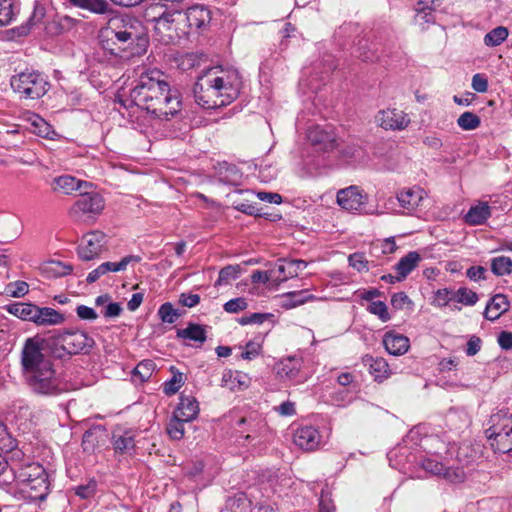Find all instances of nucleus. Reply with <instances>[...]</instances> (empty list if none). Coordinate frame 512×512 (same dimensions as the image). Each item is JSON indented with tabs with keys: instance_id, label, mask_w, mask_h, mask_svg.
Returning <instances> with one entry per match:
<instances>
[{
	"instance_id": "obj_1",
	"label": "nucleus",
	"mask_w": 512,
	"mask_h": 512,
	"mask_svg": "<svg viewBox=\"0 0 512 512\" xmlns=\"http://www.w3.org/2000/svg\"><path fill=\"white\" fill-rule=\"evenodd\" d=\"M130 97L136 106L161 121L170 120L182 108L179 91L170 87L166 75L158 69L142 72Z\"/></svg>"
},
{
	"instance_id": "obj_2",
	"label": "nucleus",
	"mask_w": 512,
	"mask_h": 512,
	"mask_svg": "<svg viewBox=\"0 0 512 512\" xmlns=\"http://www.w3.org/2000/svg\"><path fill=\"white\" fill-rule=\"evenodd\" d=\"M44 340L33 337L26 340L21 363L30 388L41 395H58L68 390L67 383L63 381L53 368L49 357L43 352Z\"/></svg>"
},
{
	"instance_id": "obj_3",
	"label": "nucleus",
	"mask_w": 512,
	"mask_h": 512,
	"mask_svg": "<svg viewBox=\"0 0 512 512\" xmlns=\"http://www.w3.org/2000/svg\"><path fill=\"white\" fill-rule=\"evenodd\" d=\"M241 86L237 70L212 67L198 77L193 88L195 101L205 109L226 106L239 96Z\"/></svg>"
},
{
	"instance_id": "obj_4",
	"label": "nucleus",
	"mask_w": 512,
	"mask_h": 512,
	"mask_svg": "<svg viewBox=\"0 0 512 512\" xmlns=\"http://www.w3.org/2000/svg\"><path fill=\"white\" fill-rule=\"evenodd\" d=\"M101 44L112 54L118 50L131 48L134 43L139 46L147 44L145 28L141 21L128 15L109 18L107 25L100 30Z\"/></svg>"
},
{
	"instance_id": "obj_5",
	"label": "nucleus",
	"mask_w": 512,
	"mask_h": 512,
	"mask_svg": "<svg viewBox=\"0 0 512 512\" xmlns=\"http://www.w3.org/2000/svg\"><path fill=\"white\" fill-rule=\"evenodd\" d=\"M10 473L26 498L37 501L46 499L50 481L45 468L36 462L10 465Z\"/></svg>"
},
{
	"instance_id": "obj_6",
	"label": "nucleus",
	"mask_w": 512,
	"mask_h": 512,
	"mask_svg": "<svg viewBox=\"0 0 512 512\" xmlns=\"http://www.w3.org/2000/svg\"><path fill=\"white\" fill-rule=\"evenodd\" d=\"M486 436L494 452L512 453V415L498 412L491 415Z\"/></svg>"
},
{
	"instance_id": "obj_7",
	"label": "nucleus",
	"mask_w": 512,
	"mask_h": 512,
	"mask_svg": "<svg viewBox=\"0 0 512 512\" xmlns=\"http://www.w3.org/2000/svg\"><path fill=\"white\" fill-rule=\"evenodd\" d=\"M11 87L21 97L38 99L49 89L47 78L38 71H23L11 78Z\"/></svg>"
},
{
	"instance_id": "obj_8",
	"label": "nucleus",
	"mask_w": 512,
	"mask_h": 512,
	"mask_svg": "<svg viewBox=\"0 0 512 512\" xmlns=\"http://www.w3.org/2000/svg\"><path fill=\"white\" fill-rule=\"evenodd\" d=\"M105 208V200L95 191H84L69 209V216L74 222L94 221Z\"/></svg>"
},
{
	"instance_id": "obj_9",
	"label": "nucleus",
	"mask_w": 512,
	"mask_h": 512,
	"mask_svg": "<svg viewBox=\"0 0 512 512\" xmlns=\"http://www.w3.org/2000/svg\"><path fill=\"white\" fill-rule=\"evenodd\" d=\"M151 21L154 22V32L160 42L169 44L180 37L182 30L179 23L183 21V16L179 11H164L158 16L154 15Z\"/></svg>"
},
{
	"instance_id": "obj_10",
	"label": "nucleus",
	"mask_w": 512,
	"mask_h": 512,
	"mask_svg": "<svg viewBox=\"0 0 512 512\" xmlns=\"http://www.w3.org/2000/svg\"><path fill=\"white\" fill-rule=\"evenodd\" d=\"M55 346L68 355H75L90 349L94 345L92 337L80 330L65 331L53 338Z\"/></svg>"
},
{
	"instance_id": "obj_11",
	"label": "nucleus",
	"mask_w": 512,
	"mask_h": 512,
	"mask_svg": "<svg viewBox=\"0 0 512 512\" xmlns=\"http://www.w3.org/2000/svg\"><path fill=\"white\" fill-rule=\"evenodd\" d=\"M106 242V235L101 231L95 230L85 234L78 247L79 257L85 261L99 257Z\"/></svg>"
},
{
	"instance_id": "obj_12",
	"label": "nucleus",
	"mask_w": 512,
	"mask_h": 512,
	"mask_svg": "<svg viewBox=\"0 0 512 512\" xmlns=\"http://www.w3.org/2000/svg\"><path fill=\"white\" fill-rule=\"evenodd\" d=\"M368 196L359 186L351 185L337 192L338 205L349 212H358L367 203Z\"/></svg>"
},
{
	"instance_id": "obj_13",
	"label": "nucleus",
	"mask_w": 512,
	"mask_h": 512,
	"mask_svg": "<svg viewBox=\"0 0 512 512\" xmlns=\"http://www.w3.org/2000/svg\"><path fill=\"white\" fill-rule=\"evenodd\" d=\"M422 468L436 476H442L451 483H460L465 479V472L460 467H445L443 463L435 458H425L421 462Z\"/></svg>"
},
{
	"instance_id": "obj_14",
	"label": "nucleus",
	"mask_w": 512,
	"mask_h": 512,
	"mask_svg": "<svg viewBox=\"0 0 512 512\" xmlns=\"http://www.w3.org/2000/svg\"><path fill=\"white\" fill-rule=\"evenodd\" d=\"M375 120L383 129L393 131H402L406 129L411 122L408 114L396 108H388L379 111Z\"/></svg>"
},
{
	"instance_id": "obj_15",
	"label": "nucleus",
	"mask_w": 512,
	"mask_h": 512,
	"mask_svg": "<svg viewBox=\"0 0 512 512\" xmlns=\"http://www.w3.org/2000/svg\"><path fill=\"white\" fill-rule=\"evenodd\" d=\"M307 138L319 150L330 151L337 146L333 128L328 125L324 127L320 125L311 126L308 129Z\"/></svg>"
},
{
	"instance_id": "obj_16",
	"label": "nucleus",
	"mask_w": 512,
	"mask_h": 512,
	"mask_svg": "<svg viewBox=\"0 0 512 512\" xmlns=\"http://www.w3.org/2000/svg\"><path fill=\"white\" fill-rule=\"evenodd\" d=\"M321 435L317 428L309 425L301 426L294 431L293 442L304 451H314L321 444Z\"/></svg>"
},
{
	"instance_id": "obj_17",
	"label": "nucleus",
	"mask_w": 512,
	"mask_h": 512,
	"mask_svg": "<svg viewBox=\"0 0 512 512\" xmlns=\"http://www.w3.org/2000/svg\"><path fill=\"white\" fill-rule=\"evenodd\" d=\"M141 261L140 256L127 255L123 257L119 262H104L100 264L96 269L92 270L86 280L88 283L97 281L102 275L108 272H120L127 269L131 263H139Z\"/></svg>"
},
{
	"instance_id": "obj_18",
	"label": "nucleus",
	"mask_w": 512,
	"mask_h": 512,
	"mask_svg": "<svg viewBox=\"0 0 512 512\" xmlns=\"http://www.w3.org/2000/svg\"><path fill=\"white\" fill-rule=\"evenodd\" d=\"M302 363V359L295 356L281 359L275 365L276 374L282 381L301 382L300 370Z\"/></svg>"
},
{
	"instance_id": "obj_19",
	"label": "nucleus",
	"mask_w": 512,
	"mask_h": 512,
	"mask_svg": "<svg viewBox=\"0 0 512 512\" xmlns=\"http://www.w3.org/2000/svg\"><path fill=\"white\" fill-rule=\"evenodd\" d=\"M396 198L399 205L406 211V213L412 214L417 210L425 198V191L418 186L403 188L397 192Z\"/></svg>"
},
{
	"instance_id": "obj_20",
	"label": "nucleus",
	"mask_w": 512,
	"mask_h": 512,
	"mask_svg": "<svg viewBox=\"0 0 512 512\" xmlns=\"http://www.w3.org/2000/svg\"><path fill=\"white\" fill-rule=\"evenodd\" d=\"M136 432L132 429L116 427L112 432V444L116 452L131 454L135 449Z\"/></svg>"
},
{
	"instance_id": "obj_21",
	"label": "nucleus",
	"mask_w": 512,
	"mask_h": 512,
	"mask_svg": "<svg viewBox=\"0 0 512 512\" xmlns=\"http://www.w3.org/2000/svg\"><path fill=\"white\" fill-rule=\"evenodd\" d=\"M91 186V183L79 180L71 175L58 176L54 178L51 183V188L54 192L64 195H70L77 190H82Z\"/></svg>"
},
{
	"instance_id": "obj_22",
	"label": "nucleus",
	"mask_w": 512,
	"mask_h": 512,
	"mask_svg": "<svg viewBox=\"0 0 512 512\" xmlns=\"http://www.w3.org/2000/svg\"><path fill=\"white\" fill-rule=\"evenodd\" d=\"M307 267L304 260H279L274 270H276L275 281H285L289 278L298 276Z\"/></svg>"
},
{
	"instance_id": "obj_23",
	"label": "nucleus",
	"mask_w": 512,
	"mask_h": 512,
	"mask_svg": "<svg viewBox=\"0 0 512 512\" xmlns=\"http://www.w3.org/2000/svg\"><path fill=\"white\" fill-rule=\"evenodd\" d=\"M383 345L386 351L394 356L405 354L409 347V338L394 331L386 332L383 337Z\"/></svg>"
},
{
	"instance_id": "obj_24",
	"label": "nucleus",
	"mask_w": 512,
	"mask_h": 512,
	"mask_svg": "<svg viewBox=\"0 0 512 512\" xmlns=\"http://www.w3.org/2000/svg\"><path fill=\"white\" fill-rule=\"evenodd\" d=\"M251 378L243 372L226 370L222 374L221 386L231 391H241L249 387Z\"/></svg>"
},
{
	"instance_id": "obj_25",
	"label": "nucleus",
	"mask_w": 512,
	"mask_h": 512,
	"mask_svg": "<svg viewBox=\"0 0 512 512\" xmlns=\"http://www.w3.org/2000/svg\"><path fill=\"white\" fill-rule=\"evenodd\" d=\"M199 414V404L193 396H180L179 404L174 412L175 417L181 420L191 422Z\"/></svg>"
},
{
	"instance_id": "obj_26",
	"label": "nucleus",
	"mask_w": 512,
	"mask_h": 512,
	"mask_svg": "<svg viewBox=\"0 0 512 512\" xmlns=\"http://www.w3.org/2000/svg\"><path fill=\"white\" fill-rule=\"evenodd\" d=\"M184 19L190 28L199 30L209 24L211 20L210 11L202 5H194L188 8Z\"/></svg>"
},
{
	"instance_id": "obj_27",
	"label": "nucleus",
	"mask_w": 512,
	"mask_h": 512,
	"mask_svg": "<svg viewBox=\"0 0 512 512\" xmlns=\"http://www.w3.org/2000/svg\"><path fill=\"white\" fill-rule=\"evenodd\" d=\"M64 320V316L57 310L36 305L35 316L32 322L38 326H50L62 324Z\"/></svg>"
},
{
	"instance_id": "obj_28",
	"label": "nucleus",
	"mask_w": 512,
	"mask_h": 512,
	"mask_svg": "<svg viewBox=\"0 0 512 512\" xmlns=\"http://www.w3.org/2000/svg\"><path fill=\"white\" fill-rule=\"evenodd\" d=\"M421 261L422 256L417 251H410L400 258L394 267L395 272L398 274V281L405 280Z\"/></svg>"
},
{
	"instance_id": "obj_29",
	"label": "nucleus",
	"mask_w": 512,
	"mask_h": 512,
	"mask_svg": "<svg viewBox=\"0 0 512 512\" xmlns=\"http://www.w3.org/2000/svg\"><path fill=\"white\" fill-rule=\"evenodd\" d=\"M510 303L504 294H496L486 306L484 317L490 321L497 320L502 314L508 311Z\"/></svg>"
},
{
	"instance_id": "obj_30",
	"label": "nucleus",
	"mask_w": 512,
	"mask_h": 512,
	"mask_svg": "<svg viewBox=\"0 0 512 512\" xmlns=\"http://www.w3.org/2000/svg\"><path fill=\"white\" fill-rule=\"evenodd\" d=\"M71 5L96 15H110L112 7L107 0H66Z\"/></svg>"
},
{
	"instance_id": "obj_31",
	"label": "nucleus",
	"mask_w": 512,
	"mask_h": 512,
	"mask_svg": "<svg viewBox=\"0 0 512 512\" xmlns=\"http://www.w3.org/2000/svg\"><path fill=\"white\" fill-rule=\"evenodd\" d=\"M491 216V208L487 202H478L471 206L465 215V222L469 225H482Z\"/></svg>"
},
{
	"instance_id": "obj_32",
	"label": "nucleus",
	"mask_w": 512,
	"mask_h": 512,
	"mask_svg": "<svg viewBox=\"0 0 512 512\" xmlns=\"http://www.w3.org/2000/svg\"><path fill=\"white\" fill-rule=\"evenodd\" d=\"M313 299L314 296L308 290L292 291L283 295L281 305L286 309H291Z\"/></svg>"
},
{
	"instance_id": "obj_33",
	"label": "nucleus",
	"mask_w": 512,
	"mask_h": 512,
	"mask_svg": "<svg viewBox=\"0 0 512 512\" xmlns=\"http://www.w3.org/2000/svg\"><path fill=\"white\" fill-rule=\"evenodd\" d=\"M36 305L32 303L17 302L6 306V310L24 321H33Z\"/></svg>"
},
{
	"instance_id": "obj_34",
	"label": "nucleus",
	"mask_w": 512,
	"mask_h": 512,
	"mask_svg": "<svg viewBox=\"0 0 512 512\" xmlns=\"http://www.w3.org/2000/svg\"><path fill=\"white\" fill-rule=\"evenodd\" d=\"M177 337L202 344L205 342L207 336L203 326L199 324H189L186 328L177 330Z\"/></svg>"
},
{
	"instance_id": "obj_35",
	"label": "nucleus",
	"mask_w": 512,
	"mask_h": 512,
	"mask_svg": "<svg viewBox=\"0 0 512 512\" xmlns=\"http://www.w3.org/2000/svg\"><path fill=\"white\" fill-rule=\"evenodd\" d=\"M434 0H420L416 6V18L420 24L434 23L435 18L432 14Z\"/></svg>"
},
{
	"instance_id": "obj_36",
	"label": "nucleus",
	"mask_w": 512,
	"mask_h": 512,
	"mask_svg": "<svg viewBox=\"0 0 512 512\" xmlns=\"http://www.w3.org/2000/svg\"><path fill=\"white\" fill-rule=\"evenodd\" d=\"M17 12V0H0V27L11 23Z\"/></svg>"
},
{
	"instance_id": "obj_37",
	"label": "nucleus",
	"mask_w": 512,
	"mask_h": 512,
	"mask_svg": "<svg viewBox=\"0 0 512 512\" xmlns=\"http://www.w3.org/2000/svg\"><path fill=\"white\" fill-rule=\"evenodd\" d=\"M509 36V31L504 26H498L492 29L484 36V44L488 47L501 45Z\"/></svg>"
},
{
	"instance_id": "obj_38",
	"label": "nucleus",
	"mask_w": 512,
	"mask_h": 512,
	"mask_svg": "<svg viewBox=\"0 0 512 512\" xmlns=\"http://www.w3.org/2000/svg\"><path fill=\"white\" fill-rule=\"evenodd\" d=\"M480 456L481 447L479 445L472 446L463 444L459 447L457 452V459L464 464L472 463L479 459Z\"/></svg>"
},
{
	"instance_id": "obj_39",
	"label": "nucleus",
	"mask_w": 512,
	"mask_h": 512,
	"mask_svg": "<svg viewBox=\"0 0 512 512\" xmlns=\"http://www.w3.org/2000/svg\"><path fill=\"white\" fill-rule=\"evenodd\" d=\"M491 271L496 276H507L512 273V259L507 256H498L491 259Z\"/></svg>"
},
{
	"instance_id": "obj_40",
	"label": "nucleus",
	"mask_w": 512,
	"mask_h": 512,
	"mask_svg": "<svg viewBox=\"0 0 512 512\" xmlns=\"http://www.w3.org/2000/svg\"><path fill=\"white\" fill-rule=\"evenodd\" d=\"M458 126L465 131L477 129L481 124V119L473 112L466 111L457 119Z\"/></svg>"
},
{
	"instance_id": "obj_41",
	"label": "nucleus",
	"mask_w": 512,
	"mask_h": 512,
	"mask_svg": "<svg viewBox=\"0 0 512 512\" xmlns=\"http://www.w3.org/2000/svg\"><path fill=\"white\" fill-rule=\"evenodd\" d=\"M158 316L163 323L173 324L181 316L178 309H175L170 302L162 304L158 309Z\"/></svg>"
},
{
	"instance_id": "obj_42",
	"label": "nucleus",
	"mask_w": 512,
	"mask_h": 512,
	"mask_svg": "<svg viewBox=\"0 0 512 512\" xmlns=\"http://www.w3.org/2000/svg\"><path fill=\"white\" fill-rule=\"evenodd\" d=\"M27 121L33 127V132L41 137H48L51 132V126L39 115L29 114Z\"/></svg>"
},
{
	"instance_id": "obj_43",
	"label": "nucleus",
	"mask_w": 512,
	"mask_h": 512,
	"mask_svg": "<svg viewBox=\"0 0 512 512\" xmlns=\"http://www.w3.org/2000/svg\"><path fill=\"white\" fill-rule=\"evenodd\" d=\"M43 270L49 276L62 277L68 275L72 271V267L60 261H50L44 266Z\"/></svg>"
},
{
	"instance_id": "obj_44",
	"label": "nucleus",
	"mask_w": 512,
	"mask_h": 512,
	"mask_svg": "<svg viewBox=\"0 0 512 512\" xmlns=\"http://www.w3.org/2000/svg\"><path fill=\"white\" fill-rule=\"evenodd\" d=\"M454 301H457L458 303H461L463 305L467 306H473L478 301L477 294L468 289V288H459L458 290L454 291Z\"/></svg>"
},
{
	"instance_id": "obj_45",
	"label": "nucleus",
	"mask_w": 512,
	"mask_h": 512,
	"mask_svg": "<svg viewBox=\"0 0 512 512\" xmlns=\"http://www.w3.org/2000/svg\"><path fill=\"white\" fill-rule=\"evenodd\" d=\"M155 370V363L152 360H143L134 368L133 375L138 376L141 381L148 380Z\"/></svg>"
},
{
	"instance_id": "obj_46",
	"label": "nucleus",
	"mask_w": 512,
	"mask_h": 512,
	"mask_svg": "<svg viewBox=\"0 0 512 512\" xmlns=\"http://www.w3.org/2000/svg\"><path fill=\"white\" fill-rule=\"evenodd\" d=\"M184 384V377L183 374L180 372H176L173 374L171 379L167 380L163 384V392L166 395H174L179 391V389Z\"/></svg>"
},
{
	"instance_id": "obj_47",
	"label": "nucleus",
	"mask_w": 512,
	"mask_h": 512,
	"mask_svg": "<svg viewBox=\"0 0 512 512\" xmlns=\"http://www.w3.org/2000/svg\"><path fill=\"white\" fill-rule=\"evenodd\" d=\"M16 447V440L9 434L6 426L0 423V450L2 452H12Z\"/></svg>"
},
{
	"instance_id": "obj_48",
	"label": "nucleus",
	"mask_w": 512,
	"mask_h": 512,
	"mask_svg": "<svg viewBox=\"0 0 512 512\" xmlns=\"http://www.w3.org/2000/svg\"><path fill=\"white\" fill-rule=\"evenodd\" d=\"M186 421L179 419L173 415L167 426V433L174 440H180L184 436V423Z\"/></svg>"
},
{
	"instance_id": "obj_49",
	"label": "nucleus",
	"mask_w": 512,
	"mask_h": 512,
	"mask_svg": "<svg viewBox=\"0 0 512 512\" xmlns=\"http://www.w3.org/2000/svg\"><path fill=\"white\" fill-rule=\"evenodd\" d=\"M239 274V267L238 266H226L222 268L219 272V277L215 283V285L220 286L223 284L230 283L231 280H235L238 277Z\"/></svg>"
},
{
	"instance_id": "obj_50",
	"label": "nucleus",
	"mask_w": 512,
	"mask_h": 512,
	"mask_svg": "<svg viewBox=\"0 0 512 512\" xmlns=\"http://www.w3.org/2000/svg\"><path fill=\"white\" fill-rule=\"evenodd\" d=\"M97 490V482L90 479L86 484L79 485L74 488L75 494L81 499H89L93 497Z\"/></svg>"
},
{
	"instance_id": "obj_51",
	"label": "nucleus",
	"mask_w": 512,
	"mask_h": 512,
	"mask_svg": "<svg viewBox=\"0 0 512 512\" xmlns=\"http://www.w3.org/2000/svg\"><path fill=\"white\" fill-rule=\"evenodd\" d=\"M367 310L376 316L383 322H386L390 319V315L388 313L387 305L383 301H373L371 302Z\"/></svg>"
},
{
	"instance_id": "obj_52",
	"label": "nucleus",
	"mask_w": 512,
	"mask_h": 512,
	"mask_svg": "<svg viewBox=\"0 0 512 512\" xmlns=\"http://www.w3.org/2000/svg\"><path fill=\"white\" fill-rule=\"evenodd\" d=\"M454 291L447 288L439 289L435 292L433 305L438 307L447 306L450 302L454 301Z\"/></svg>"
},
{
	"instance_id": "obj_53",
	"label": "nucleus",
	"mask_w": 512,
	"mask_h": 512,
	"mask_svg": "<svg viewBox=\"0 0 512 512\" xmlns=\"http://www.w3.org/2000/svg\"><path fill=\"white\" fill-rule=\"evenodd\" d=\"M350 266L356 269L358 272H364L369 270L368 260L362 253H353L348 257Z\"/></svg>"
},
{
	"instance_id": "obj_54",
	"label": "nucleus",
	"mask_w": 512,
	"mask_h": 512,
	"mask_svg": "<svg viewBox=\"0 0 512 512\" xmlns=\"http://www.w3.org/2000/svg\"><path fill=\"white\" fill-rule=\"evenodd\" d=\"M271 318H273V314L271 313H253L251 315L241 317L238 322L241 325L262 324L264 321Z\"/></svg>"
},
{
	"instance_id": "obj_55",
	"label": "nucleus",
	"mask_w": 512,
	"mask_h": 512,
	"mask_svg": "<svg viewBox=\"0 0 512 512\" xmlns=\"http://www.w3.org/2000/svg\"><path fill=\"white\" fill-rule=\"evenodd\" d=\"M28 291H29V286L24 281H16V282L10 283L7 286V292L12 297H16V298L23 297L24 295H26L28 293Z\"/></svg>"
},
{
	"instance_id": "obj_56",
	"label": "nucleus",
	"mask_w": 512,
	"mask_h": 512,
	"mask_svg": "<svg viewBox=\"0 0 512 512\" xmlns=\"http://www.w3.org/2000/svg\"><path fill=\"white\" fill-rule=\"evenodd\" d=\"M248 304L245 298L238 297L227 301L224 304V310L228 313H238L247 308Z\"/></svg>"
},
{
	"instance_id": "obj_57",
	"label": "nucleus",
	"mask_w": 512,
	"mask_h": 512,
	"mask_svg": "<svg viewBox=\"0 0 512 512\" xmlns=\"http://www.w3.org/2000/svg\"><path fill=\"white\" fill-rule=\"evenodd\" d=\"M261 352V344L256 341H249L246 343L241 357L246 360H251L257 357Z\"/></svg>"
},
{
	"instance_id": "obj_58",
	"label": "nucleus",
	"mask_w": 512,
	"mask_h": 512,
	"mask_svg": "<svg viewBox=\"0 0 512 512\" xmlns=\"http://www.w3.org/2000/svg\"><path fill=\"white\" fill-rule=\"evenodd\" d=\"M276 270L272 269L270 271H260L256 270L251 275V280L253 283H267L270 280L275 281Z\"/></svg>"
},
{
	"instance_id": "obj_59",
	"label": "nucleus",
	"mask_w": 512,
	"mask_h": 512,
	"mask_svg": "<svg viewBox=\"0 0 512 512\" xmlns=\"http://www.w3.org/2000/svg\"><path fill=\"white\" fill-rule=\"evenodd\" d=\"M374 249H380L384 255L392 254L397 250L394 237H389L374 246Z\"/></svg>"
},
{
	"instance_id": "obj_60",
	"label": "nucleus",
	"mask_w": 512,
	"mask_h": 512,
	"mask_svg": "<svg viewBox=\"0 0 512 512\" xmlns=\"http://www.w3.org/2000/svg\"><path fill=\"white\" fill-rule=\"evenodd\" d=\"M472 88L478 93H485L488 90V80L480 73L475 74L472 77Z\"/></svg>"
},
{
	"instance_id": "obj_61",
	"label": "nucleus",
	"mask_w": 512,
	"mask_h": 512,
	"mask_svg": "<svg viewBox=\"0 0 512 512\" xmlns=\"http://www.w3.org/2000/svg\"><path fill=\"white\" fill-rule=\"evenodd\" d=\"M371 372L375 373V377L378 378L387 373L388 364L382 358L372 359V363L370 364Z\"/></svg>"
},
{
	"instance_id": "obj_62",
	"label": "nucleus",
	"mask_w": 512,
	"mask_h": 512,
	"mask_svg": "<svg viewBox=\"0 0 512 512\" xmlns=\"http://www.w3.org/2000/svg\"><path fill=\"white\" fill-rule=\"evenodd\" d=\"M122 307L119 303L109 302L102 310V314L106 318L118 317L122 312Z\"/></svg>"
},
{
	"instance_id": "obj_63",
	"label": "nucleus",
	"mask_w": 512,
	"mask_h": 512,
	"mask_svg": "<svg viewBox=\"0 0 512 512\" xmlns=\"http://www.w3.org/2000/svg\"><path fill=\"white\" fill-rule=\"evenodd\" d=\"M497 343L503 350H511L512 349V332L510 331H501L497 337Z\"/></svg>"
},
{
	"instance_id": "obj_64",
	"label": "nucleus",
	"mask_w": 512,
	"mask_h": 512,
	"mask_svg": "<svg viewBox=\"0 0 512 512\" xmlns=\"http://www.w3.org/2000/svg\"><path fill=\"white\" fill-rule=\"evenodd\" d=\"M411 301L409 297L404 292L395 293L391 297V304L395 309H403L407 304H410Z\"/></svg>"
}]
</instances>
